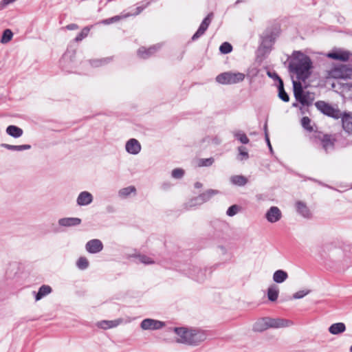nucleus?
I'll use <instances>...</instances> for the list:
<instances>
[{"mask_svg":"<svg viewBox=\"0 0 352 352\" xmlns=\"http://www.w3.org/2000/svg\"><path fill=\"white\" fill-rule=\"evenodd\" d=\"M296 210L302 217L306 219L311 218V212L307 204L302 201H297L295 203Z\"/></svg>","mask_w":352,"mask_h":352,"instance_id":"21","label":"nucleus"},{"mask_svg":"<svg viewBox=\"0 0 352 352\" xmlns=\"http://www.w3.org/2000/svg\"><path fill=\"white\" fill-rule=\"evenodd\" d=\"M352 56V53L350 51L336 48L333 49L327 54V56L333 60H340L346 62L349 60L350 57Z\"/></svg>","mask_w":352,"mask_h":352,"instance_id":"11","label":"nucleus"},{"mask_svg":"<svg viewBox=\"0 0 352 352\" xmlns=\"http://www.w3.org/2000/svg\"><path fill=\"white\" fill-rule=\"evenodd\" d=\"M314 105L321 113L327 117L338 120L340 118V116H342V112L339 108L337 106H333L329 102L323 100H318L315 102Z\"/></svg>","mask_w":352,"mask_h":352,"instance_id":"5","label":"nucleus"},{"mask_svg":"<svg viewBox=\"0 0 352 352\" xmlns=\"http://www.w3.org/2000/svg\"><path fill=\"white\" fill-rule=\"evenodd\" d=\"M309 291H305V290H300V291H298L297 292H296L294 295H293V298L294 299H300V298H302L304 296H305L307 294H309Z\"/></svg>","mask_w":352,"mask_h":352,"instance_id":"55","label":"nucleus"},{"mask_svg":"<svg viewBox=\"0 0 352 352\" xmlns=\"http://www.w3.org/2000/svg\"><path fill=\"white\" fill-rule=\"evenodd\" d=\"M86 250L90 254H97L103 249V244L99 239H91L85 245Z\"/></svg>","mask_w":352,"mask_h":352,"instance_id":"18","label":"nucleus"},{"mask_svg":"<svg viewBox=\"0 0 352 352\" xmlns=\"http://www.w3.org/2000/svg\"><path fill=\"white\" fill-rule=\"evenodd\" d=\"M292 106H293L294 107H298V103H297V102H294V103H293Z\"/></svg>","mask_w":352,"mask_h":352,"instance_id":"64","label":"nucleus"},{"mask_svg":"<svg viewBox=\"0 0 352 352\" xmlns=\"http://www.w3.org/2000/svg\"><path fill=\"white\" fill-rule=\"evenodd\" d=\"M160 48V45L159 44L154 45L148 48L141 47L138 50L137 54L142 59H147L152 56Z\"/></svg>","mask_w":352,"mask_h":352,"instance_id":"16","label":"nucleus"},{"mask_svg":"<svg viewBox=\"0 0 352 352\" xmlns=\"http://www.w3.org/2000/svg\"><path fill=\"white\" fill-rule=\"evenodd\" d=\"M90 31V28L88 26L85 27L82 30L79 32L75 38L74 39L75 42H80L86 38Z\"/></svg>","mask_w":352,"mask_h":352,"instance_id":"43","label":"nucleus"},{"mask_svg":"<svg viewBox=\"0 0 352 352\" xmlns=\"http://www.w3.org/2000/svg\"><path fill=\"white\" fill-rule=\"evenodd\" d=\"M240 208V206L236 204L232 205L228 208L226 214L229 217H233L239 211Z\"/></svg>","mask_w":352,"mask_h":352,"instance_id":"52","label":"nucleus"},{"mask_svg":"<svg viewBox=\"0 0 352 352\" xmlns=\"http://www.w3.org/2000/svg\"><path fill=\"white\" fill-rule=\"evenodd\" d=\"M245 76L241 72H226L217 75L215 80L221 85H232L243 81Z\"/></svg>","mask_w":352,"mask_h":352,"instance_id":"6","label":"nucleus"},{"mask_svg":"<svg viewBox=\"0 0 352 352\" xmlns=\"http://www.w3.org/2000/svg\"><path fill=\"white\" fill-rule=\"evenodd\" d=\"M267 75L270 78H272L274 80L277 81L278 84H279L280 82V81H283L282 80V78L279 76V75L275 71H273V72L267 71Z\"/></svg>","mask_w":352,"mask_h":352,"instance_id":"53","label":"nucleus"},{"mask_svg":"<svg viewBox=\"0 0 352 352\" xmlns=\"http://www.w3.org/2000/svg\"><path fill=\"white\" fill-rule=\"evenodd\" d=\"M267 321L268 322L269 328L275 329L287 327L293 324L292 321L283 318H272L267 317Z\"/></svg>","mask_w":352,"mask_h":352,"instance_id":"15","label":"nucleus"},{"mask_svg":"<svg viewBox=\"0 0 352 352\" xmlns=\"http://www.w3.org/2000/svg\"><path fill=\"white\" fill-rule=\"evenodd\" d=\"M63 69L67 72H72V69L77 65L76 60V50L68 47L60 60Z\"/></svg>","mask_w":352,"mask_h":352,"instance_id":"7","label":"nucleus"},{"mask_svg":"<svg viewBox=\"0 0 352 352\" xmlns=\"http://www.w3.org/2000/svg\"><path fill=\"white\" fill-rule=\"evenodd\" d=\"M122 322L121 319L113 320H101L97 322V327L102 329H109L116 327Z\"/></svg>","mask_w":352,"mask_h":352,"instance_id":"25","label":"nucleus"},{"mask_svg":"<svg viewBox=\"0 0 352 352\" xmlns=\"http://www.w3.org/2000/svg\"><path fill=\"white\" fill-rule=\"evenodd\" d=\"M282 217L280 210L277 206H272L265 213V218L267 221L280 220Z\"/></svg>","mask_w":352,"mask_h":352,"instance_id":"24","label":"nucleus"},{"mask_svg":"<svg viewBox=\"0 0 352 352\" xmlns=\"http://www.w3.org/2000/svg\"><path fill=\"white\" fill-rule=\"evenodd\" d=\"M6 133L14 138H19L23 135V129L15 125H9L6 128Z\"/></svg>","mask_w":352,"mask_h":352,"instance_id":"31","label":"nucleus"},{"mask_svg":"<svg viewBox=\"0 0 352 352\" xmlns=\"http://www.w3.org/2000/svg\"><path fill=\"white\" fill-rule=\"evenodd\" d=\"M174 332L179 337L178 342L188 344L190 338L191 329L186 327H175Z\"/></svg>","mask_w":352,"mask_h":352,"instance_id":"17","label":"nucleus"},{"mask_svg":"<svg viewBox=\"0 0 352 352\" xmlns=\"http://www.w3.org/2000/svg\"><path fill=\"white\" fill-rule=\"evenodd\" d=\"M233 50L232 45L228 42H223L219 47V52L222 54H228Z\"/></svg>","mask_w":352,"mask_h":352,"instance_id":"44","label":"nucleus"},{"mask_svg":"<svg viewBox=\"0 0 352 352\" xmlns=\"http://www.w3.org/2000/svg\"><path fill=\"white\" fill-rule=\"evenodd\" d=\"M81 221H47L44 233H57L65 232L69 227L76 226Z\"/></svg>","mask_w":352,"mask_h":352,"instance_id":"8","label":"nucleus"},{"mask_svg":"<svg viewBox=\"0 0 352 352\" xmlns=\"http://www.w3.org/2000/svg\"><path fill=\"white\" fill-rule=\"evenodd\" d=\"M269 329L267 317L261 318L254 322L252 330L254 332H263Z\"/></svg>","mask_w":352,"mask_h":352,"instance_id":"26","label":"nucleus"},{"mask_svg":"<svg viewBox=\"0 0 352 352\" xmlns=\"http://www.w3.org/2000/svg\"><path fill=\"white\" fill-rule=\"evenodd\" d=\"M300 124L302 127L308 132L314 131V126L311 125V120L307 117L304 116L301 118Z\"/></svg>","mask_w":352,"mask_h":352,"instance_id":"38","label":"nucleus"},{"mask_svg":"<svg viewBox=\"0 0 352 352\" xmlns=\"http://www.w3.org/2000/svg\"><path fill=\"white\" fill-rule=\"evenodd\" d=\"M121 18H122L121 16L116 15V16L102 20L100 22V23L106 25H110L111 23H116L118 21H119L121 19Z\"/></svg>","mask_w":352,"mask_h":352,"instance_id":"50","label":"nucleus"},{"mask_svg":"<svg viewBox=\"0 0 352 352\" xmlns=\"http://www.w3.org/2000/svg\"><path fill=\"white\" fill-rule=\"evenodd\" d=\"M59 220H68V221H70V220H80V219L75 218V217H65V218H61Z\"/></svg>","mask_w":352,"mask_h":352,"instance_id":"58","label":"nucleus"},{"mask_svg":"<svg viewBox=\"0 0 352 352\" xmlns=\"http://www.w3.org/2000/svg\"><path fill=\"white\" fill-rule=\"evenodd\" d=\"M0 146L12 151H23L25 150H29L32 147L30 144L12 145L6 143L1 144Z\"/></svg>","mask_w":352,"mask_h":352,"instance_id":"30","label":"nucleus"},{"mask_svg":"<svg viewBox=\"0 0 352 352\" xmlns=\"http://www.w3.org/2000/svg\"><path fill=\"white\" fill-rule=\"evenodd\" d=\"M239 151V157L238 160L240 161H243L244 160H248L249 158V154L247 151V148L243 146L238 147Z\"/></svg>","mask_w":352,"mask_h":352,"instance_id":"46","label":"nucleus"},{"mask_svg":"<svg viewBox=\"0 0 352 352\" xmlns=\"http://www.w3.org/2000/svg\"><path fill=\"white\" fill-rule=\"evenodd\" d=\"M293 56L294 60L289 63V70L290 72L295 73L298 80L305 81L311 74L313 67L311 59L300 51H294Z\"/></svg>","mask_w":352,"mask_h":352,"instance_id":"1","label":"nucleus"},{"mask_svg":"<svg viewBox=\"0 0 352 352\" xmlns=\"http://www.w3.org/2000/svg\"><path fill=\"white\" fill-rule=\"evenodd\" d=\"M136 191V189L135 186H130L126 188H123L119 191V195L120 197H122L123 198L127 197L129 195H130L132 192H135Z\"/></svg>","mask_w":352,"mask_h":352,"instance_id":"42","label":"nucleus"},{"mask_svg":"<svg viewBox=\"0 0 352 352\" xmlns=\"http://www.w3.org/2000/svg\"><path fill=\"white\" fill-rule=\"evenodd\" d=\"M278 88V98L285 102H287L289 101V96L288 94L285 91L284 88V82L283 81H280L279 84L277 85Z\"/></svg>","mask_w":352,"mask_h":352,"instance_id":"35","label":"nucleus"},{"mask_svg":"<svg viewBox=\"0 0 352 352\" xmlns=\"http://www.w3.org/2000/svg\"><path fill=\"white\" fill-rule=\"evenodd\" d=\"M212 17H213V13L210 12L203 19V21H201V24L199 25L197 30L195 32V33L191 37V40L192 41H196L197 39H198L199 37H201L205 33V32L207 30V29L208 28V27L212 21Z\"/></svg>","mask_w":352,"mask_h":352,"instance_id":"12","label":"nucleus"},{"mask_svg":"<svg viewBox=\"0 0 352 352\" xmlns=\"http://www.w3.org/2000/svg\"><path fill=\"white\" fill-rule=\"evenodd\" d=\"M328 330L332 335H338L346 331V325L343 322L333 323L329 327Z\"/></svg>","mask_w":352,"mask_h":352,"instance_id":"28","label":"nucleus"},{"mask_svg":"<svg viewBox=\"0 0 352 352\" xmlns=\"http://www.w3.org/2000/svg\"><path fill=\"white\" fill-rule=\"evenodd\" d=\"M218 192H219L218 190L209 189V190H206V192H204L201 194H199L198 195V197H199L200 201L203 204L204 202L209 201L212 196H214V195H217Z\"/></svg>","mask_w":352,"mask_h":352,"instance_id":"37","label":"nucleus"},{"mask_svg":"<svg viewBox=\"0 0 352 352\" xmlns=\"http://www.w3.org/2000/svg\"><path fill=\"white\" fill-rule=\"evenodd\" d=\"M151 0H146L139 3L138 6L136 8V11L134 15L140 14L145 8L151 4Z\"/></svg>","mask_w":352,"mask_h":352,"instance_id":"48","label":"nucleus"},{"mask_svg":"<svg viewBox=\"0 0 352 352\" xmlns=\"http://www.w3.org/2000/svg\"><path fill=\"white\" fill-rule=\"evenodd\" d=\"M265 140L267 143V145L270 150V152L272 154L274 153L273 148L272 146V144H271V142L270 140L269 135L267 133H266V138H265Z\"/></svg>","mask_w":352,"mask_h":352,"instance_id":"56","label":"nucleus"},{"mask_svg":"<svg viewBox=\"0 0 352 352\" xmlns=\"http://www.w3.org/2000/svg\"><path fill=\"white\" fill-rule=\"evenodd\" d=\"M194 186L195 188H201L203 186V185L201 182H197L195 183Z\"/></svg>","mask_w":352,"mask_h":352,"instance_id":"59","label":"nucleus"},{"mask_svg":"<svg viewBox=\"0 0 352 352\" xmlns=\"http://www.w3.org/2000/svg\"><path fill=\"white\" fill-rule=\"evenodd\" d=\"M202 203L200 201L199 197L197 196L188 200L185 204V207L186 209L190 210L196 208L197 206H199Z\"/></svg>","mask_w":352,"mask_h":352,"instance_id":"40","label":"nucleus"},{"mask_svg":"<svg viewBox=\"0 0 352 352\" xmlns=\"http://www.w3.org/2000/svg\"><path fill=\"white\" fill-rule=\"evenodd\" d=\"M94 197L91 193L88 191H82L78 195L76 203L80 206H85L93 201Z\"/></svg>","mask_w":352,"mask_h":352,"instance_id":"22","label":"nucleus"},{"mask_svg":"<svg viewBox=\"0 0 352 352\" xmlns=\"http://www.w3.org/2000/svg\"><path fill=\"white\" fill-rule=\"evenodd\" d=\"M214 162V159L213 157L209 158H201L198 161V166L199 167H209L211 166Z\"/></svg>","mask_w":352,"mask_h":352,"instance_id":"45","label":"nucleus"},{"mask_svg":"<svg viewBox=\"0 0 352 352\" xmlns=\"http://www.w3.org/2000/svg\"><path fill=\"white\" fill-rule=\"evenodd\" d=\"M12 37L13 33L12 30L10 29H6L3 31L0 42L3 44L7 43L12 40Z\"/></svg>","mask_w":352,"mask_h":352,"instance_id":"41","label":"nucleus"},{"mask_svg":"<svg viewBox=\"0 0 352 352\" xmlns=\"http://www.w3.org/2000/svg\"><path fill=\"white\" fill-rule=\"evenodd\" d=\"M65 28L68 30H75L78 29V25L76 23H70L66 25Z\"/></svg>","mask_w":352,"mask_h":352,"instance_id":"57","label":"nucleus"},{"mask_svg":"<svg viewBox=\"0 0 352 352\" xmlns=\"http://www.w3.org/2000/svg\"><path fill=\"white\" fill-rule=\"evenodd\" d=\"M141 144L135 138L129 139L125 144L126 151L131 155H137L141 151Z\"/></svg>","mask_w":352,"mask_h":352,"instance_id":"19","label":"nucleus"},{"mask_svg":"<svg viewBox=\"0 0 352 352\" xmlns=\"http://www.w3.org/2000/svg\"><path fill=\"white\" fill-rule=\"evenodd\" d=\"M184 274L197 282H204L206 278L207 269H201L197 266H188L180 270Z\"/></svg>","mask_w":352,"mask_h":352,"instance_id":"9","label":"nucleus"},{"mask_svg":"<svg viewBox=\"0 0 352 352\" xmlns=\"http://www.w3.org/2000/svg\"><path fill=\"white\" fill-rule=\"evenodd\" d=\"M234 137L236 140H239L243 144H247L249 143L250 140L246 134L241 131H237L233 133Z\"/></svg>","mask_w":352,"mask_h":352,"instance_id":"39","label":"nucleus"},{"mask_svg":"<svg viewBox=\"0 0 352 352\" xmlns=\"http://www.w3.org/2000/svg\"><path fill=\"white\" fill-rule=\"evenodd\" d=\"M342 125L344 131L348 133H352V112H343L342 116Z\"/></svg>","mask_w":352,"mask_h":352,"instance_id":"20","label":"nucleus"},{"mask_svg":"<svg viewBox=\"0 0 352 352\" xmlns=\"http://www.w3.org/2000/svg\"><path fill=\"white\" fill-rule=\"evenodd\" d=\"M294 96L297 102L302 106L309 107L312 105L314 98L311 96L309 91H305L300 82L292 80Z\"/></svg>","mask_w":352,"mask_h":352,"instance_id":"4","label":"nucleus"},{"mask_svg":"<svg viewBox=\"0 0 352 352\" xmlns=\"http://www.w3.org/2000/svg\"><path fill=\"white\" fill-rule=\"evenodd\" d=\"M279 294V289L278 287L276 285H271L267 292V296L268 300L270 302H275L278 297Z\"/></svg>","mask_w":352,"mask_h":352,"instance_id":"32","label":"nucleus"},{"mask_svg":"<svg viewBox=\"0 0 352 352\" xmlns=\"http://www.w3.org/2000/svg\"><path fill=\"white\" fill-rule=\"evenodd\" d=\"M133 257L137 259L138 263H141L144 265H153L155 263V261L148 256L142 254H133Z\"/></svg>","mask_w":352,"mask_h":352,"instance_id":"34","label":"nucleus"},{"mask_svg":"<svg viewBox=\"0 0 352 352\" xmlns=\"http://www.w3.org/2000/svg\"><path fill=\"white\" fill-rule=\"evenodd\" d=\"M232 184L237 186H244L248 182V179L243 175H233L230 178Z\"/></svg>","mask_w":352,"mask_h":352,"instance_id":"33","label":"nucleus"},{"mask_svg":"<svg viewBox=\"0 0 352 352\" xmlns=\"http://www.w3.org/2000/svg\"><path fill=\"white\" fill-rule=\"evenodd\" d=\"M323 251L330 252V257L333 258L337 253H342L343 258L341 261L342 264L346 267L352 265V245L350 244L344 245L342 248H336L333 243H327L322 247Z\"/></svg>","mask_w":352,"mask_h":352,"instance_id":"3","label":"nucleus"},{"mask_svg":"<svg viewBox=\"0 0 352 352\" xmlns=\"http://www.w3.org/2000/svg\"><path fill=\"white\" fill-rule=\"evenodd\" d=\"M76 265L80 270H85L89 266V261L86 257L81 256L76 262Z\"/></svg>","mask_w":352,"mask_h":352,"instance_id":"49","label":"nucleus"},{"mask_svg":"<svg viewBox=\"0 0 352 352\" xmlns=\"http://www.w3.org/2000/svg\"><path fill=\"white\" fill-rule=\"evenodd\" d=\"M162 186L164 189H166L167 188L169 187V184L164 183L163 184Z\"/></svg>","mask_w":352,"mask_h":352,"instance_id":"62","label":"nucleus"},{"mask_svg":"<svg viewBox=\"0 0 352 352\" xmlns=\"http://www.w3.org/2000/svg\"><path fill=\"white\" fill-rule=\"evenodd\" d=\"M219 248L223 250V254L226 253V250L223 246H219Z\"/></svg>","mask_w":352,"mask_h":352,"instance_id":"63","label":"nucleus"},{"mask_svg":"<svg viewBox=\"0 0 352 352\" xmlns=\"http://www.w3.org/2000/svg\"><path fill=\"white\" fill-rule=\"evenodd\" d=\"M185 171L181 168H177L172 170L171 176L175 179H181L184 177Z\"/></svg>","mask_w":352,"mask_h":352,"instance_id":"51","label":"nucleus"},{"mask_svg":"<svg viewBox=\"0 0 352 352\" xmlns=\"http://www.w3.org/2000/svg\"><path fill=\"white\" fill-rule=\"evenodd\" d=\"M164 326V322L151 318L144 319L140 324L141 328L144 330H158Z\"/></svg>","mask_w":352,"mask_h":352,"instance_id":"13","label":"nucleus"},{"mask_svg":"<svg viewBox=\"0 0 352 352\" xmlns=\"http://www.w3.org/2000/svg\"><path fill=\"white\" fill-rule=\"evenodd\" d=\"M334 78L346 80L352 76V67L351 65H340L335 67L331 72Z\"/></svg>","mask_w":352,"mask_h":352,"instance_id":"10","label":"nucleus"},{"mask_svg":"<svg viewBox=\"0 0 352 352\" xmlns=\"http://www.w3.org/2000/svg\"><path fill=\"white\" fill-rule=\"evenodd\" d=\"M206 331L200 329H191L190 338L188 344L196 346L206 340Z\"/></svg>","mask_w":352,"mask_h":352,"instance_id":"14","label":"nucleus"},{"mask_svg":"<svg viewBox=\"0 0 352 352\" xmlns=\"http://www.w3.org/2000/svg\"><path fill=\"white\" fill-rule=\"evenodd\" d=\"M263 129H264V133H265V138H266V133L268 134L267 122L265 123Z\"/></svg>","mask_w":352,"mask_h":352,"instance_id":"61","label":"nucleus"},{"mask_svg":"<svg viewBox=\"0 0 352 352\" xmlns=\"http://www.w3.org/2000/svg\"><path fill=\"white\" fill-rule=\"evenodd\" d=\"M113 60V57H105L101 58L96 59H90L89 60V63L90 65L93 67H100L104 65H107Z\"/></svg>","mask_w":352,"mask_h":352,"instance_id":"27","label":"nucleus"},{"mask_svg":"<svg viewBox=\"0 0 352 352\" xmlns=\"http://www.w3.org/2000/svg\"><path fill=\"white\" fill-rule=\"evenodd\" d=\"M311 133V134L309 135L310 143L314 146H321L326 153L335 148V142H340L339 138L340 136L339 135L332 138L331 135L324 134L317 129H314V131Z\"/></svg>","mask_w":352,"mask_h":352,"instance_id":"2","label":"nucleus"},{"mask_svg":"<svg viewBox=\"0 0 352 352\" xmlns=\"http://www.w3.org/2000/svg\"><path fill=\"white\" fill-rule=\"evenodd\" d=\"M288 278V274L287 272L283 270H278L273 274V280L276 283L280 284L285 282Z\"/></svg>","mask_w":352,"mask_h":352,"instance_id":"29","label":"nucleus"},{"mask_svg":"<svg viewBox=\"0 0 352 352\" xmlns=\"http://www.w3.org/2000/svg\"><path fill=\"white\" fill-rule=\"evenodd\" d=\"M336 135H339L340 137L339 138L340 142H335V146L337 145V146L342 148V147H346V146H349V144H352V140L349 141L346 139L343 138L342 134H334L333 135H332V138H334Z\"/></svg>","mask_w":352,"mask_h":352,"instance_id":"47","label":"nucleus"},{"mask_svg":"<svg viewBox=\"0 0 352 352\" xmlns=\"http://www.w3.org/2000/svg\"><path fill=\"white\" fill-rule=\"evenodd\" d=\"M52 292V288L48 285H43L37 292H33L36 301L41 300L43 298Z\"/></svg>","mask_w":352,"mask_h":352,"instance_id":"23","label":"nucleus"},{"mask_svg":"<svg viewBox=\"0 0 352 352\" xmlns=\"http://www.w3.org/2000/svg\"><path fill=\"white\" fill-rule=\"evenodd\" d=\"M178 256H179L178 253H177V252H175V254L174 253V254H173L171 255V256L170 257V259H171V260H172V259H173V260H176V258H177V257H178Z\"/></svg>","mask_w":352,"mask_h":352,"instance_id":"60","label":"nucleus"},{"mask_svg":"<svg viewBox=\"0 0 352 352\" xmlns=\"http://www.w3.org/2000/svg\"><path fill=\"white\" fill-rule=\"evenodd\" d=\"M274 43L272 33L267 34L262 37L261 45L265 49H270Z\"/></svg>","mask_w":352,"mask_h":352,"instance_id":"36","label":"nucleus"},{"mask_svg":"<svg viewBox=\"0 0 352 352\" xmlns=\"http://www.w3.org/2000/svg\"><path fill=\"white\" fill-rule=\"evenodd\" d=\"M339 84L342 91L348 92L352 91V82H340Z\"/></svg>","mask_w":352,"mask_h":352,"instance_id":"54","label":"nucleus"}]
</instances>
